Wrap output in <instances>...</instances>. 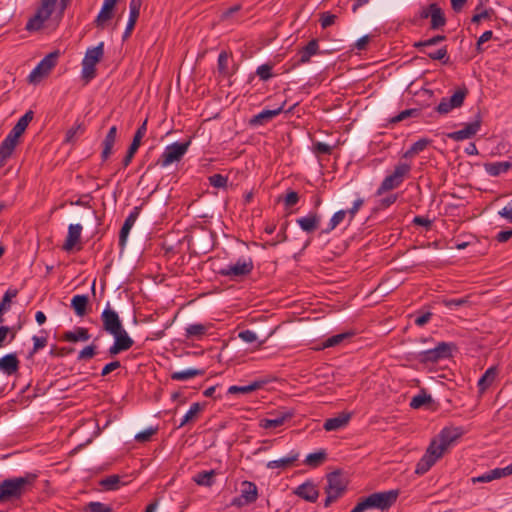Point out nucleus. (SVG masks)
<instances>
[{"mask_svg":"<svg viewBox=\"0 0 512 512\" xmlns=\"http://www.w3.org/2000/svg\"><path fill=\"white\" fill-rule=\"evenodd\" d=\"M34 118V112L32 110H28L14 125V127L10 130L8 135L4 138V140L0 144V168L4 167L7 163V160L11 157L13 151L15 150L20 136L25 132L29 123Z\"/></svg>","mask_w":512,"mask_h":512,"instance_id":"f257e3e1","label":"nucleus"},{"mask_svg":"<svg viewBox=\"0 0 512 512\" xmlns=\"http://www.w3.org/2000/svg\"><path fill=\"white\" fill-rule=\"evenodd\" d=\"M36 478V474L27 473L22 477H13L3 480L0 483V502L21 498L26 487L33 485Z\"/></svg>","mask_w":512,"mask_h":512,"instance_id":"f03ea898","label":"nucleus"},{"mask_svg":"<svg viewBox=\"0 0 512 512\" xmlns=\"http://www.w3.org/2000/svg\"><path fill=\"white\" fill-rule=\"evenodd\" d=\"M456 345L451 342H439L434 348H430L417 353L416 360L422 364L437 363L441 360L449 359L456 350Z\"/></svg>","mask_w":512,"mask_h":512,"instance_id":"7ed1b4c3","label":"nucleus"},{"mask_svg":"<svg viewBox=\"0 0 512 512\" xmlns=\"http://www.w3.org/2000/svg\"><path fill=\"white\" fill-rule=\"evenodd\" d=\"M411 166L408 163H398L392 174L386 176L380 186L378 187L376 194L382 195L383 193L398 188L404 181L405 176L409 174Z\"/></svg>","mask_w":512,"mask_h":512,"instance_id":"20e7f679","label":"nucleus"},{"mask_svg":"<svg viewBox=\"0 0 512 512\" xmlns=\"http://www.w3.org/2000/svg\"><path fill=\"white\" fill-rule=\"evenodd\" d=\"M57 0H41V4L38 7L35 15L31 17L27 24L26 30L28 31H38L43 27V24L46 20L50 18L52 15Z\"/></svg>","mask_w":512,"mask_h":512,"instance_id":"39448f33","label":"nucleus"},{"mask_svg":"<svg viewBox=\"0 0 512 512\" xmlns=\"http://www.w3.org/2000/svg\"><path fill=\"white\" fill-rule=\"evenodd\" d=\"M190 145L191 140H188L183 143L175 142L171 145H168L165 148L164 152L159 157V159L157 160L155 165L167 167L174 162L180 161L187 152Z\"/></svg>","mask_w":512,"mask_h":512,"instance_id":"423d86ee","label":"nucleus"},{"mask_svg":"<svg viewBox=\"0 0 512 512\" xmlns=\"http://www.w3.org/2000/svg\"><path fill=\"white\" fill-rule=\"evenodd\" d=\"M468 93V88L465 85L457 88L450 98H442L440 103L436 106L435 110L439 114L445 115L453 109L460 108L463 105Z\"/></svg>","mask_w":512,"mask_h":512,"instance_id":"0eeeda50","label":"nucleus"},{"mask_svg":"<svg viewBox=\"0 0 512 512\" xmlns=\"http://www.w3.org/2000/svg\"><path fill=\"white\" fill-rule=\"evenodd\" d=\"M254 268L253 261L251 258L239 259L235 264H229L224 268H221L218 273L221 276L228 277L231 280L249 275Z\"/></svg>","mask_w":512,"mask_h":512,"instance_id":"6e6552de","label":"nucleus"},{"mask_svg":"<svg viewBox=\"0 0 512 512\" xmlns=\"http://www.w3.org/2000/svg\"><path fill=\"white\" fill-rule=\"evenodd\" d=\"M399 490H388L382 492H375L367 497L370 508H376L381 511L388 510L397 501Z\"/></svg>","mask_w":512,"mask_h":512,"instance_id":"1a4fd4ad","label":"nucleus"},{"mask_svg":"<svg viewBox=\"0 0 512 512\" xmlns=\"http://www.w3.org/2000/svg\"><path fill=\"white\" fill-rule=\"evenodd\" d=\"M441 449L437 447V440H433L428 446L425 454L418 461L415 473L423 475L430 470V468L436 463V461L443 456Z\"/></svg>","mask_w":512,"mask_h":512,"instance_id":"9d476101","label":"nucleus"},{"mask_svg":"<svg viewBox=\"0 0 512 512\" xmlns=\"http://www.w3.org/2000/svg\"><path fill=\"white\" fill-rule=\"evenodd\" d=\"M60 56L59 51H53L46 55L38 65L31 71L28 76L30 83L37 82L40 78L49 74L53 67L57 64V60Z\"/></svg>","mask_w":512,"mask_h":512,"instance_id":"9b49d317","label":"nucleus"},{"mask_svg":"<svg viewBox=\"0 0 512 512\" xmlns=\"http://www.w3.org/2000/svg\"><path fill=\"white\" fill-rule=\"evenodd\" d=\"M327 485L325 487V493L330 494L335 493L339 496H342L347 490V480L344 478L341 470H335L330 472L326 476Z\"/></svg>","mask_w":512,"mask_h":512,"instance_id":"f8f14e48","label":"nucleus"},{"mask_svg":"<svg viewBox=\"0 0 512 512\" xmlns=\"http://www.w3.org/2000/svg\"><path fill=\"white\" fill-rule=\"evenodd\" d=\"M482 123V117L480 113H477L476 118L473 122H470L465 125V127L461 130L450 132L447 134V137L454 141H463L465 139H470L476 135V133L480 130Z\"/></svg>","mask_w":512,"mask_h":512,"instance_id":"ddd939ff","label":"nucleus"},{"mask_svg":"<svg viewBox=\"0 0 512 512\" xmlns=\"http://www.w3.org/2000/svg\"><path fill=\"white\" fill-rule=\"evenodd\" d=\"M258 498V489L255 483L243 481L241 483V495L232 501V505L242 506L254 503Z\"/></svg>","mask_w":512,"mask_h":512,"instance_id":"4468645a","label":"nucleus"},{"mask_svg":"<svg viewBox=\"0 0 512 512\" xmlns=\"http://www.w3.org/2000/svg\"><path fill=\"white\" fill-rule=\"evenodd\" d=\"M146 131H147V119H145L144 122L137 128V130L134 134L132 143L130 144V146L127 150V153H126L124 159L122 160L123 168L128 167L129 164L131 163L135 153L137 152V150L139 149V147L141 145V140L145 136Z\"/></svg>","mask_w":512,"mask_h":512,"instance_id":"2eb2a0df","label":"nucleus"},{"mask_svg":"<svg viewBox=\"0 0 512 512\" xmlns=\"http://www.w3.org/2000/svg\"><path fill=\"white\" fill-rule=\"evenodd\" d=\"M101 320L103 324V329L111 335L117 333L118 331L122 330V328H124L118 313L111 309L110 307H107L102 312Z\"/></svg>","mask_w":512,"mask_h":512,"instance_id":"dca6fc26","label":"nucleus"},{"mask_svg":"<svg viewBox=\"0 0 512 512\" xmlns=\"http://www.w3.org/2000/svg\"><path fill=\"white\" fill-rule=\"evenodd\" d=\"M464 433L461 427H445L439 433L437 447L444 453L448 447Z\"/></svg>","mask_w":512,"mask_h":512,"instance_id":"f3484780","label":"nucleus"},{"mask_svg":"<svg viewBox=\"0 0 512 512\" xmlns=\"http://www.w3.org/2000/svg\"><path fill=\"white\" fill-rule=\"evenodd\" d=\"M141 209L142 206H135L125 219L119 233V246L121 247V249L125 248L130 230L135 224L137 218L139 217Z\"/></svg>","mask_w":512,"mask_h":512,"instance_id":"a211bd4d","label":"nucleus"},{"mask_svg":"<svg viewBox=\"0 0 512 512\" xmlns=\"http://www.w3.org/2000/svg\"><path fill=\"white\" fill-rule=\"evenodd\" d=\"M294 494L304 499L305 501L315 503L319 497V490L312 481L308 480L299 485L294 490Z\"/></svg>","mask_w":512,"mask_h":512,"instance_id":"6ab92c4d","label":"nucleus"},{"mask_svg":"<svg viewBox=\"0 0 512 512\" xmlns=\"http://www.w3.org/2000/svg\"><path fill=\"white\" fill-rule=\"evenodd\" d=\"M284 105H285V102L277 109L261 111L260 113H258L257 115H254L249 120V125L252 127H257V126H262V125L268 123L274 117L278 116L279 114H281L284 111Z\"/></svg>","mask_w":512,"mask_h":512,"instance_id":"aec40b11","label":"nucleus"},{"mask_svg":"<svg viewBox=\"0 0 512 512\" xmlns=\"http://www.w3.org/2000/svg\"><path fill=\"white\" fill-rule=\"evenodd\" d=\"M19 367L20 361L16 353H9L0 358V371L7 376L16 374Z\"/></svg>","mask_w":512,"mask_h":512,"instance_id":"412c9836","label":"nucleus"},{"mask_svg":"<svg viewBox=\"0 0 512 512\" xmlns=\"http://www.w3.org/2000/svg\"><path fill=\"white\" fill-rule=\"evenodd\" d=\"M319 53V43L317 39H312L306 46L301 48L298 53V59L295 65L306 64L310 61L311 57Z\"/></svg>","mask_w":512,"mask_h":512,"instance_id":"4be33fe9","label":"nucleus"},{"mask_svg":"<svg viewBox=\"0 0 512 512\" xmlns=\"http://www.w3.org/2000/svg\"><path fill=\"white\" fill-rule=\"evenodd\" d=\"M294 413L291 410H284L278 412L274 418L263 419L260 426L264 429H272L282 426L287 420L293 417Z\"/></svg>","mask_w":512,"mask_h":512,"instance_id":"5701e85b","label":"nucleus"},{"mask_svg":"<svg viewBox=\"0 0 512 512\" xmlns=\"http://www.w3.org/2000/svg\"><path fill=\"white\" fill-rule=\"evenodd\" d=\"M321 217L317 213H309L307 216L296 220L300 228L306 233H313L320 226Z\"/></svg>","mask_w":512,"mask_h":512,"instance_id":"b1692460","label":"nucleus"},{"mask_svg":"<svg viewBox=\"0 0 512 512\" xmlns=\"http://www.w3.org/2000/svg\"><path fill=\"white\" fill-rule=\"evenodd\" d=\"M429 14L431 18L430 28L432 30H438L445 26L446 17L437 3L429 4Z\"/></svg>","mask_w":512,"mask_h":512,"instance_id":"393cba45","label":"nucleus"},{"mask_svg":"<svg viewBox=\"0 0 512 512\" xmlns=\"http://www.w3.org/2000/svg\"><path fill=\"white\" fill-rule=\"evenodd\" d=\"M351 418L350 413H340L336 417L326 419L323 428L326 431H337L347 426Z\"/></svg>","mask_w":512,"mask_h":512,"instance_id":"a878e982","label":"nucleus"},{"mask_svg":"<svg viewBox=\"0 0 512 512\" xmlns=\"http://www.w3.org/2000/svg\"><path fill=\"white\" fill-rule=\"evenodd\" d=\"M118 0H104L103 6L95 19V25L103 28L106 21L113 17V10Z\"/></svg>","mask_w":512,"mask_h":512,"instance_id":"bb28decb","label":"nucleus"},{"mask_svg":"<svg viewBox=\"0 0 512 512\" xmlns=\"http://www.w3.org/2000/svg\"><path fill=\"white\" fill-rule=\"evenodd\" d=\"M90 338L91 335L89 334L88 329L84 327H76L73 331H65L61 336L62 341L70 343H76L79 341L85 342Z\"/></svg>","mask_w":512,"mask_h":512,"instance_id":"cd10ccee","label":"nucleus"},{"mask_svg":"<svg viewBox=\"0 0 512 512\" xmlns=\"http://www.w3.org/2000/svg\"><path fill=\"white\" fill-rule=\"evenodd\" d=\"M82 226L80 224H71L68 227V234L63 245V249L70 251L79 242L81 237Z\"/></svg>","mask_w":512,"mask_h":512,"instance_id":"c85d7f7f","label":"nucleus"},{"mask_svg":"<svg viewBox=\"0 0 512 512\" xmlns=\"http://www.w3.org/2000/svg\"><path fill=\"white\" fill-rule=\"evenodd\" d=\"M299 453L292 451L288 456L283 457L278 460H272L267 463L268 469H286L294 465V463L298 460Z\"/></svg>","mask_w":512,"mask_h":512,"instance_id":"c756f323","label":"nucleus"},{"mask_svg":"<svg viewBox=\"0 0 512 512\" xmlns=\"http://www.w3.org/2000/svg\"><path fill=\"white\" fill-rule=\"evenodd\" d=\"M116 136H117V127L112 126L109 129V131L106 134L105 139L103 141V150L101 153V158L103 161H106L109 158V156L111 155L112 148H113L115 140H116Z\"/></svg>","mask_w":512,"mask_h":512,"instance_id":"7c9ffc66","label":"nucleus"},{"mask_svg":"<svg viewBox=\"0 0 512 512\" xmlns=\"http://www.w3.org/2000/svg\"><path fill=\"white\" fill-rule=\"evenodd\" d=\"M104 54V43L100 42L97 46L87 49L83 63L95 65L101 60Z\"/></svg>","mask_w":512,"mask_h":512,"instance_id":"2f4dec72","label":"nucleus"},{"mask_svg":"<svg viewBox=\"0 0 512 512\" xmlns=\"http://www.w3.org/2000/svg\"><path fill=\"white\" fill-rule=\"evenodd\" d=\"M485 171L490 176H499L502 173H506L512 168V162L503 161V162H490L484 164Z\"/></svg>","mask_w":512,"mask_h":512,"instance_id":"473e14b6","label":"nucleus"},{"mask_svg":"<svg viewBox=\"0 0 512 512\" xmlns=\"http://www.w3.org/2000/svg\"><path fill=\"white\" fill-rule=\"evenodd\" d=\"M89 298L87 295H75L71 300V307L77 316H84L87 312Z\"/></svg>","mask_w":512,"mask_h":512,"instance_id":"72a5a7b5","label":"nucleus"},{"mask_svg":"<svg viewBox=\"0 0 512 512\" xmlns=\"http://www.w3.org/2000/svg\"><path fill=\"white\" fill-rule=\"evenodd\" d=\"M216 471H200L194 477L193 481L199 486L211 487L215 482Z\"/></svg>","mask_w":512,"mask_h":512,"instance_id":"f704fd0d","label":"nucleus"},{"mask_svg":"<svg viewBox=\"0 0 512 512\" xmlns=\"http://www.w3.org/2000/svg\"><path fill=\"white\" fill-rule=\"evenodd\" d=\"M204 404H200L198 402L193 403L188 410V412L183 416L182 420L180 421L178 428H181L189 423L194 422L198 414L203 410Z\"/></svg>","mask_w":512,"mask_h":512,"instance_id":"c9c22d12","label":"nucleus"},{"mask_svg":"<svg viewBox=\"0 0 512 512\" xmlns=\"http://www.w3.org/2000/svg\"><path fill=\"white\" fill-rule=\"evenodd\" d=\"M209 326L201 323H193L185 328L186 338H197L200 339L208 331Z\"/></svg>","mask_w":512,"mask_h":512,"instance_id":"e433bc0d","label":"nucleus"},{"mask_svg":"<svg viewBox=\"0 0 512 512\" xmlns=\"http://www.w3.org/2000/svg\"><path fill=\"white\" fill-rule=\"evenodd\" d=\"M204 374H205V370L204 369L190 368V369L183 370V371L173 372L171 374V379L172 380H177V381H185V380H188V379L193 378L195 376H202Z\"/></svg>","mask_w":512,"mask_h":512,"instance_id":"4c0bfd02","label":"nucleus"},{"mask_svg":"<svg viewBox=\"0 0 512 512\" xmlns=\"http://www.w3.org/2000/svg\"><path fill=\"white\" fill-rule=\"evenodd\" d=\"M112 336L114 337V342L124 349V351L129 350L134 345V340L128 335L124 328L114 333Z\"/></svg>","mask_w":512,"mask_h":512,"instance_id":"58836bf2","label":"nucleus"},{"mask_svg":"<svg viewBox=\"0 0 512 512\" xmlns=\"http://www.w3.org/2000/svg\"><path fill=\"white\" fill-rule=\"evenodd\" d=\"M355 333L353 331H347L340 334L333 335L327 338L323 343L321 349L334 347L342 343L346 339H350L353 337Z\"/></svg>","mask_w":512,"mask_h":512,"instance_id":"ea45409f","label":"nucleus"},{"mask_svg":"<svg viewBox=\"0 0 512 512\" xmlns=\"http://www.w3.org/2000/svg\"><path fill=\"white\" fill-rule=\"evenodd\" d=\"M496 375H497L496 367L488 368L478 381L479 390L485 391L493 383V381L496 378Z\"/></svg>","mask_w":512,"mask_h":512,"instance_id":"a19ab883","label":"nucleus"},{"mask_svg":"<svg viewBox=\"0 0 512 512\" xmlns=\"http://www.w3.org/2000/svg\"><path fill=\"white\" fill-rule=\"evenodd\" d=\"M263 384H264L263 381H254L251 384L245 385V386L233 385L228 388V393L229 394H237V393L248 394L250 392L260 389L263 386Z\"/></svg>","mask_w":512,"mask_h":512,"instance_id":"79ce46f5","label":"nucleus"},{"mask_svg":"<svg viewBox=\"0 0 512 512\" xmlns=\"http://www.w3.org/2000/svg\"><path fill=\"white\" fill-rule=\"evenodd\" d=\"M431 143L430 139L427 138H421L415 143L412 144V146L404 153V158H412L416 154L424 151L427 146Z\"/></svg>","mask_w":512,"mask_h":512,"instance_id":"37998d69","label":"nucleus"},{"mask_svg":"<svg viewBox=\"0 0 512 512\" xmlns=\"http://www.w3.org/2000/svg\"><path fill=\"white\" fill-rule=\"evenodd\" d=\"M433 403V399L430 394L426 393L425 390H421V392L414 396L410 402V406L413 409H419L420 407Z\"/></svg>","mask_w":512,"mask_h":512,"instance_id":"c03bdc74","label":"nucleus"},{"mask_svg":"<svg viewBox=\"0 0 512 512\" xmlns=\"http://www.w3.org/2000/svg\"><path fill=\"white\" fill-rule=\"evenodd\" d=\"M326 456L327 454L324 450L310 453L306 456L304 463L311 467H318L326 459Z\"/></svg>","mask_w":512,"mask_h":512,"instance_id":"a18cd8bd","label":"nucleus"},{"mask_svg":"<svg viewBox=\"0 0 512 512\" xmlns=\"http://www.w3.org/2000/svg\"><path fill=\"white\" fill-rule=\"evenodd\" d=\"M346 210H339L331 217L328 226L326 229H324L323 233H330L332 230H334L346 217L347 215Z\"/></svg>","mask_w":512,"mask_h":512,"instance_id":"49530a36","label":"nucleus"},{"mask_svg":"<svg viewBox=\"0 0 512 512\" xmlns=\"http://www.w3.org/2000/svg\"><path fill=\"white\" fill-rule=\"evenodd\" d=\"M82 512H112V508L102 502L92 501L83 507Z\"/></svg>","mask_w":512,"mask_h":512,"instance_id":"de8ad7c7","label":"nucleus"},{"mask_svg":"<svg viewBox=\"0 0 512 512\" xmlns=\"http://www.w3.org/2000/svg\"><path fill=\"white\" fill-rule=\"evenodd\" d=\"M17 295H18L17 289L9 288L5 292V294L3 295V297L0 301V309L7 312L11 307L12 299L17 297Z\"/></svg>","mask_w":512,"mask_h":512,"instance_id":"09e8293b","label":"nucleus"},{"mask_svg":"<svg viewBox=\"0 0 512 512\" xmlns=\"http://www.w3.org/2000/svg\"><path fill=\"white\" fill-rule=\"evenodd\" d=\"M85 131V125L81 123H76L73 127L67 130L65 142L73 143L76 139V136L79 134H83Z\"/></svg>","mask_w":512,"mask_h":512,"instance_id":"8fccbe9b","label":"nucleus"},{"mask_svg":"<svg viewBox=\"0 0 512 512\" xmlns=\"http://www.w3.org/2000/svg\"><path fill=\"white\" fill-rule=\"evenodd\" d=\"M444 40H446V36H444V35H436V36H434V37H432L430 39L414 43V47L419 49V50H422V48H425V47H428V46L437 45L438 43H440V42H442Z\"/></svg>","mask_w":512,"mask_h":512,"instance_id":"3c124183","label":"nucleus"},{"mask_svg":"<svg viewBox=\"0 0 512 512\" xmlns=\"http://www.w3.org/2000/svg\"><path fill=\"white\" fill-rule=\"evenodd\" d=\"M312 151L316 156L330 155L332 154L333 146H330L323 142H314L312 146Z\"/></svg>","mask_w":512,"mask_h":512,"instance_id":"603ef678","label":"nucleus"},{"mask_svg":"<svg viewBox=\"0 0 512 512\" xmlns=\"http://www.w3.org/2000/svg\"><path fill=\"white\" fill-rule=\"evenodd\" d=\"M120 477L118 475H110L103 480H101L100 484L106 490H116L119 487Z\"/></svg>","mask_w":512,"mask_h":512,"instance_id":"864d4df0","label":"nucleus"},{"mask_svg":"<svg viewBox=\"0 0 512 512\" xmlns=\"http://www.w3.org/2000/svg\"><path fill=\"white\" fill-rule=\"evenodd\" d=\"M209 183L215 188H226L228 183V177L222 174H213L209 178Z\"/></svg>","mask_w":512,"mask_h":512,"instance_id":"5fc2aeb1","label":"nucleus"},{"mask_svg":"<svg viewBox=\"0 0 512 512\" xmlns=\"http://www.w3.org/2000/svg\"><path fill=\"white\" fill-rule=\"evenodd\" d=\"M96 76L95 65L82 62V78L86 83H89Z\"/></svg>","mask_w":512,"mask_h":512,"instance_id":"6e6d98bb","label":"nucleus"},{"mask_svg":"<svg viewBox=\"0 0 512 512\" xmlns=\"http://www.w3.org/2000/svg\"><path fill=\"white\" fill-rule=\"evenodd\" d=\"M422 51L432 60H443L445 58L443 63L446 64L448 62V57H447L448 51H447L446 46H444L434 52H425L424 50H422Z\"/></svg>","mask_w":512,"mask_h":512,"instance_id":"4d7b16f0","label":"nucleus"},{"mask_svg":"<svg viewBox=\"0 0 512 512\" xmlns=\"http://www.w3.org/2000/svg\"><path fill=\"white\" fill-rule=\"evenodd\" d=\"M96 348L97 347L95 344H90V345L86 346L78 353L77 359L79 361H82V360H87V359L93 358L97 353Z\"/></svg>","mask_w":512,"mask_h":512,"instance_id":"13d9d810","label":"nucleus"},{"mask_svg":"<svg viewBox=\"0 0 512 512\" xmlns=\"http://www.w3.org/2000/svg\"><path fill=\"white\" fill-rule=\"evenodd\" d=\"M272 68L273 67L270 64H262L257 68L256 74L261 80L267 81L273 76Z\"/></svg>","mask_w":512,"mask_h":512,"instance_id":"bf43d9fd","label":"nucleus"},{"mask_svg":"<svg viewBox=\"0 0 512 512\" xmlns=\"http://www.w3.org/2000/svg\"><path fill=\"white\" fill-rule=\"evenodd\" d=\"M157 428L149 427L146 430L135 435V440L139 443H144L150 440V438L156 434Z\"/></svg>","mask_w":512,"mask_h":512,"instance_id":"052dcab7","label":"nucleus"},{"mask_svg":"<svg viewBox=\"0 0 512 512\" xmlns=\"http://www.w3.org/2000/svg\"><path fill=\"white\" fill-rule=\"evenodd\" d=\"M74 352L72 347H56L53 346L49 352L52 357H65Z\"/></svg>","mask_w":512,"mask_h":512,"instance_id":"680f3d73","label":"nucleus"},{"mask_svg":"<svg viewBox=\"0 0 512 512\" xmlns=\"http://www.w3.org/2000/svg\"><path fill=\"white\" fill-rule=\"evenodd\" d=\"M337 16L331 14L330 12H324L321 14L320 23L323 29L333 25L335 23Z\"/></svg>","mask_w":512,"mask_h":512,"instance_id":"e2e57ef3","label":"nucleus"},{"mask_svg":"<svg viewBox=\"0 0 512 512\" xmlns=\"http://www.w3.org/2000/svg\"><path fill=\"white\" fill-rule=\"evenodd\" d=\"M238 337L246 343H253L257 340L256 333L249 329L240 331Z\"/></svg>","mask_w":512,"mask_h":512,"instance_id":"0e129e2a","label":"nucleus"},{"mask_svg":"<svg viewBox=\"0 0 512 512\" xmlns=\"http://www.w3.org/2000/svg\"><path fill=\"white\" fill-rule=\"evenodd\" d=\"M32 340H33V349L31 351V355L36 353L38 350L44 348L47 344V337H39V336H33L32 337Z\"/></svg>","mask_w":512,"mask_h":512,"instance_id":"69168bd1","label":"nucleus"},{"mask_svg":"<svg viewBox=\"0 0 512 512\" xmlns=\"http://www.w3.org/2000/svg\"><path fill=\"white\" fill-rule=\"evenodd\" d=\"M121 367V363L119 360H115V361H112L108 364H106L103 368H102V371H101V376L102 377H105L107 376L108 374H110L111 372H113L114 370L118 369Z\"/></svg>","mask_w":512,"mask_h":512,"instance_id":"338daca9","label":"nucleus"},{"mask_svg":"<svg viewBox=\"0 0 512 512\" xmlns=\"http://www.w3.org/2000/svg\"><path fill=\"white\" fill-rule=\"evenodd\" d=\"M498 214L501 217L512 221V200L502 210H500Z\"/></svg>","mask_w":512,"mask_h":512,"instance_id":"774afa93","label":"nucleus"}]
</instances>
